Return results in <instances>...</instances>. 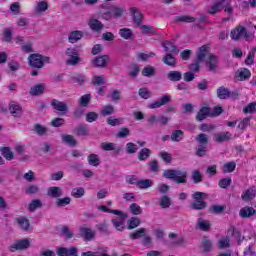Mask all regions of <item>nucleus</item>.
Returning <instances> with one entry per match:
<instances>
[{
    "label": "nucleus",
    "mask_w": 256,
    "mask_h": 256,
    "mask_svg": "<svg viewBox=\"0 0 256 256\" xmlns=\"http://www.w3.org/2000/svg\"><path fill=\"white\" fill-rule=\"evenodd\" d=\"M171 101V95L165 94L160 97L157 101L153 102L149 105V109H159V107H163V105H168Z\"/></svg>",
    "instance_id": "f8f14e48"
},
{
    "label": "nucleus",
    "mask_w": 256,
    "mask_h": 256,
    "mask_svg": "<svg viewBox=\"0 0 256 256\" xmlns=\"http://www.w3.org/2000/svg\"><path fill=\"white\" fill-rule=\"evenodd\" d=\"M127 228L129 229V231L133 230V229H137V227H139V225H141V219H139L138 217H132L127 221Z\"/></svg>",
    "instance_id": "ea45409f"
},
{
    "label": "nucleus",
    "mask_w": 256,
    "mask_h": 256,
    "mask_svg": "<svg viewBox=\"0 0 256 256\" xmlns=\"http://www.w3.org/2000/svg\"><path fill=\"white\" fill-rule=\"evenodd\" d=\"M195 21H197V18L189 15H181L175 17L176 23H195Z\"/></svg>",
    "instance_id": "473e14b6"
},
{
    "label": "nucleus",
    "mask_w": 256,
    "mask_h": 256,
    "mask_svg": "<svg viewBox=\"0 0 256 256\" xmlns=\"http://www.w3.org/2000/svg\"><path fill=\"white\" fill-rule=\"evenodd\" d=\"M254 197H256L255 186H252V187L248 188L241 195V199H242V201H245V203H247L249 201H253Z\"/></svg>",
    "instance_id": "2eb2a0df"
},
{
    "label": "nucleus",
    "mask_w": 256,
    "mask_h": 256,
    "mask_svg": "<svg viewBox=\"0 0 256 256\" xmlns=\"http://www.w3.org/2000/svg\"><path fill=\"white\" fill-rule=\"evenodd\" d=\"M147 234V229L146 228H139L135 232H132L129 234V237L135 241V239H141V237H144V235Z\"/></svg>",
    "instance_id": "58836bf2"
},
{
    "label": "nucleus",
    "mask_w": 256,
    "mask_h": 256,
    "mask_svg": "<svg viewBox=\"0 0 256 256\" xmlns=\"http://www.w3.org/2000/svg\"><path fill=\"white\" fill-rule=\"evenodd\" d=\"M217 97L218 99H229L231 97V91H229V88L221 86L217 89Z\"/></svg>",
    "instance_id": "72a5a7b5"
},
{
    "label": "nucleus",
    "mask_w": 256,
    "mask_h": 256,
    "mask_svg": "<svg viewBox=\"0 0 256 256\" xmlns=\"http://www.w3.org/2000/svg\"><path fill=\"white\" fill-rule=\"evenodd\" d=\"M230 37L232 41H241V39H245V41H253V39H255V34L247 30L244 26L239 25L231 30Z\"/></svg>",
    "instance_id": "f03ea898"
},
{
    "label": "nucleus",
    "mask_w": 256,
    "mask_h": 256,
    "mask_svg": "<svg viewBox=\"0 0 256 256\" xmlns=\"http://www.w3.org/2000/svg\"><path fill=\"white\" fill-rule=\"evenodd\" d=\"M223 211H225V206L219 205V204L212 205L209 208V212L214 213V215H219V214L223 213Z\"/></svg>",
    "instance_id": "4d7b16f0"
},
{
    "label": "nucleus",
    "mask_w": 256,
    "mask_h": 256,
    "mask_svg": "<svg viewBox=\"0 0 256 256\" xmlns=\"http://www.w3.org/2000/svg\"><path fill=\"white\" fill-rule=\"evenodd\" d=\"M137 151H139V147L137 146V144H135L133 142H128L126 144V153L128 155H135V153H137Z\"/></svg>",
    "instance_id": "49530a36"
},
{
    "label": "nucleus",
    "mask_w": 256,
    "mask_h": 256,
    "mask_svg": "<svg viewBox=\"0 0 256 256\" xmlns=\"http://www.w3.org/2000/svg\"><path fill=\"white\" fill-rule=\"evenodd\" d=\"M143 77H155V68L153 66H146L142 70Z\"/></svg>",
    "instance_id": "13d9d810"
},
{
    "label": "nucleus",
    "mask_w": 256,
    "mask_h": 256,
    "mask_svg": "<svg viewBox=\"0 0 256 256\" xmlns=\"http://www.w3.org/2000/svg\"><path fill=\"white\" fill-rule=\"evenodd\" d=\"M76 135L78 137H87L89 135V128L87 127V124H80L76 129Z\"/></svg>",
    "instance_id": "4c0bfd02"
},
{
    "label": "nucleus",
    "mask_w": 256,
    "mask_h": 256,
    "mask_svg": "<svg viewBox=\"0 0 256 256\" xmlns=\"http://www.w3.org/2000/svg\"><path fill=\"white\" fill-rule=\"evenodd\" d=\"M91 103V94H85L80 97L79 99V105L80 107H87Z\"/></svg>",
    "instance_id": "052dcab7"
},
{
    "label": "nucleus",
    "mask_w": 256,
    "mask_h": 256,
    "mask_svg": "<svg viewBox=\"0 0 256 256\" xmlns=\"http://www.w3.org/2000/svg\"><path fill=\"white\" fill-rule=\"evenodd\" d=\"M159 206L161 209H169L171 207V197L163 195L159 200Z\"/></svg>",
    "instance_id": "a19ab883"
},
{
    "label": "nucleus",
    "mask_w": 256,
    "mask_h": 256,
    "mask_svg": "<svg viewBox=\"0 0 256 256\" xmlns=\"http://www.w3.org/2000/svg\"><path fill=\"white\" fill-rule=\"evenodd\" d=\"M50 105L55 111H58V113H61L62 115H67L69 112V106L63 101L53 99Z\"/></svg>",
    "instance_id": "0eeeda50"
},
{
    "label": "nucleus",
    "mask_w": 256,
    "mask_h": 256,
    "mask_svg": "<svg viewBox=\"0 0 256 256\" xmlns=\"http://www.w3.org/2000/svg\"><path fill=\"white\" fill-rule=\"evenodd\" d=\"M41 207H43V203L39 199L32 200L28 205V209L31 213L37 211V209H41Z\"/></svg>",
    "instance_id": "37998d69"
},
{
    "label": "nucleus",
    "mask_w": 256,
    "mask_h": 256,
    "mask_svg": "<svg viewBox=\"0 0 256 256\" xmlns=\"http://www.w3.org/2000/svg\"><path fill=\"white\" fill-rule=\"evenodd\" d=\"M132 17L134 19V23L139 27L143 21V14L137 8H131Z\"/></svg>",
    "instance_id": "cd10ccee"
},
{
    "label": "nucleus",
    "mask_w": 256,
    "mask_h": 256,
    "mask_svg": "<svg viewBox=\"0 0 256 256\" xmlns=\"http://www.w3.org/2000/svg\"><path fill=\"white\" fill-rule=\"evenodd\" d=\"M209 115H211V108L202 107L196 115V121H205Z\"/></svg>",
    "instance_id": "b1692460"
},
{
    "label": "nucleus",
    "mask_w": 256,
    "mask_h": 256,
    "mask_svg": "<svg viewBox=\"0 0 256 256\" xmlns=\"http://www.w3.org/2000/svg\"><path fill=\"white\" fill-rule=\"evenodd\" d=\"M92 83L93 85L100 86V85H105L107 81L105 80V76H93L92 78Z\"/></svg>",
    "instance_id": "338daca9"
},
{
    "label": "nucleus",
    "mask_w": 256,
    "mask_h": 256,
    "mask_svg": "<svg viewBox=\"0 0 256 256\" xmlns=\"http://www.w3.org/2000/svg\"><path fill=\"white\" fill-rule=\"evenodd\" d=\"M31 247V241L29 239L15 240L13 244L8 247L10 253H15V251H25Z\"/></svg>",
    "instance_id": "423d86ee"
},
{
    "label": "nucleus",
    "mask_w": 256,
    "mask_h": 256,
    "mask_svg": "<svg viewBox=\"0 0 256 256\" xmlns=\"http://www.w3.org/2000/svg\"><path fill=\"white\" fill-rule=\"evenodd\" d=\"M191 179L193 183H202L203 182V174H201V171L199 170H194L192 171Z\"/></svg>",
    "instance_id": "09e8293b"
},
{
    "label": "nucleus",
    "mask_w": 256,
    "mask_h": 256,
    "mask_svg": "<svg viewBox=\"0 0 256 256\" xmlns=\"http://www.w3.org/2000/svg\"><path fill=\"white\" fill-rule=\"evenodd\" d=\"M130 212L132 215H141V213H143V208H141L137 203H132L130 205Z\"/></svg>",
    "instance_id": "69168bd1"
},
{
    "label": "nucleus",
    "mask_w": 256,
    "mask_h": 256,
    "mask_svg": "<svg viewBox=\"0 0 256 256\" xmlns=\"http://www.w3.org/2000/svg\"><path fill=\"white\" fill-rule=\"evenodd\" d=\"M33 131L36 132L37 135H40V137H43V135H47L49 129L41 124H35Z\"/></svg>",
    "instance_id": "a18cd8bd"
},
{
    "label": "nucleus",
    "mask_w": 256,
    "mask_h": 256,
    "mask_svg": "<svg viewBox=\"0 0 256 256\" xmlns=\"http://www.w3.org/2000/svg\"><path fill=\"white\" fill-rule=\"evenodd\" d=\"M87 161L92 167H99L101 165V159H99V155L97 154H89Z\"/></svg>",
    "instance_id": "e433bc0d"
},
{
    "label": "nucleus",
    "mask_w": 256,
    "mask_h": 256,
    "mask_svg": "<svg viewBox=\"0 0 256 256\" xmlns=\"http://www.w3.org/2000/svg\"><path fill=\"white\" fill-rule=\"evenodd\" d=\"M91 65L92 67H100V68L107 67V65H109V55L94 57L91 60Z\"/></svg>",
    "instance_id": "9b49d317"
},
{
    "label": "nucleus",
    "mask_w": 256,
    "mask_h": 256,
    "mask_svg": "<svg viewBox=\"0 0 256 256\" xmlns=\"http://www.w3.org/2000/svg\"><path fill=\"white\" fill-rule=\"evenodd\" d=\"M96 229H98L100 233H103V235H109L111 233L109 232V225H107L105 222L97 224Z\"/></svg>",
    "instance_id": "e2e57ef3"
},
{
    "label": "nucleus",
    "mask_w": 256,
    "mask_h": 256,
    "mask_svg": "<svg viewBox=\"0 0 256 256\" xmlns=\"http://www.w3.org/2000/svg\"><path fill=\"white\" fill-rule=\"evenodd\" d=\"M207 197V194L204 192H195L192 195L194 202L190 205L191 209L195 211H203V209L207 208V202L203 201Z\"/></svg>",
    "instance_id": "39448f33"
},
{
    "label": "nucleus",
    "mask_w": 256,
    "mask_h": 256,
    "mask_svg": "<svg viewBox=\"0 0 256 256\" xmlns=\"http://www.w3.org/2000/svg\"><path fill=\"white\" fill-rule=\"evenodd\" d=\"M195 140L201 147H207L209 145V136L205 133H200L195 137Z\"/></svg>",
    "instance_id": "7c9ffc66"
},
{
    "label": "nucleus",
    "mask_w": 256,
    "mask_h": 256,
    "mask_svg": "<svg viewBox=\"0 0 256 256\" xmlns=\"http://www.w3.org/2000/svg\"><path fill=\"white\" fill-rule=\"evenodd\" d=\"M88 25L90 29L92 31H95L96 33H99V31H102V29H104L105 27V25L101 21L95 18L90 19Z\"/></svg>",
    "instance_id": "a211bd4d"
},
{
    "label": "nucleus",
    "mask_w": 256,
    "mask_h": 256,
    "mask_svg": "<svg viewBox=\"0 0 256 256\" xmlns=\"http://www.w3.org/2000/svg\"><path fill=\"white\" fill-rule=\"evenodd\" d=\"M72 197H75V199H81L83 195H85V188L83 187H78L74 188L71 193Z\"/></svg>",
    "instance_id": "bf43d9fd"
},
{
    "label": "nucleus",
    "mask_w": 256,
    "mask_h": 256,
    "mask_svg": "<svg viewBox=\"0 0 256 256\" xmlns=\"http://www.w3.org/2000/svg\"><path fill=\"white\" fill-rule=\"evenodd\" d=\"M255 214H256L255 208L250 206L243 207L239 212V215L240 217H242V219H249V217H253V215Z\"/></svg>",
    "instance_id": "aec40b11"
},
{
    "label": "nucleus",
    "mask_w": 256,
    "mask_h": 256,
    "mask_svg": "<svg viewBox=\"0 0 256 256\" xmlns=\"http://www.w3.org/2000/svg\"><path fill=\"white\" fill-rule=\"evenodd\" d=\"M162 63H164V65H167L168 67H177V58H175L172 53H167L162 58Z\"/></svg>",
    "instance_id": "6ab92c4d"
},
{
    "label": "nucleus",
    "mask_w": 256,
    "mask_h": 256,
    "mask_svg": "<svg viewBox=\"0 0 256 256\" xmlns=\"http://www.w3.org/2000/svg\"><path fill=\"white\" fill-rule=\"evenodd\" d=\"M9 111L13 117H21V115H23V107L16 102L9 104Z\"/></svg>",
    "instance_id": "dca6fc26"
},
{
    "label": "nucleus",
    "mask_w": 256,
    "mask_h": 256,
    "mask_svg": "<svg viewBox=\"0 0 256 256\" xmlns=\"http://www.w3.org/2000/svg\"><path fill=\"white\" fill-rule=\"evenodd\" d=\"M225 5H227V0H218L217 2H215L214 5L211 6L208 13L210 15H215V13H221V11H223V9L225 8Z\"/></svg>",
    "instance_id": "4468645a"
},
{
    "label": "nucleus",
    "mask_w": 256,
    "mask_h": 256,
    "mask_svg": "<svg viewBox=\"0 0 256 256\" xmlns=\"http://www.w3.org/2000/svg\"><path fill=\"white\" fill-rule=\"evenodd\" d=\"M237 167V163L235 162H227L223 165V173H233Z\"/></svg>",
    "instance_id": "603ef678"
},
{
    "label": "nucleus",
    "mask_w": 256,
    "mask_h": 256,
    "mask_svg": "<svg viewBox=\"0 0 256 256\" xmlns=\"http://www.w3.org/2000/svg\"><path fill=\"white\" fill-rule=\"evenodd\" d=\"M206 69L208 71H211L212 73H215L217 71V65H219V58L215 54H210L206 58Z\"/></svg>",
    "instance_id": "1a4fd4ad"
},
{
    "label": "nucleus",
    "mask_w": 256,
    "mask_h": 256,
    "mask_svg": "<svg viewBox=\"0 0 256 256\" xmlns=\"http://www.w3.org/2000/svg\"><path fill=\"white\" fill-rule=\"evenodd\" d=\"M81 39H83V31L74 30L68 35V41L72 44L77 43V41H81Z\"/></svg>",
    "instance_id": "5701e85b"
},
{
    "label": "nucleus",
    "mask_w": 256,
    "mask_h": 256,
    "mask_svg": "<svg viewBox=\"0 0 256 256\" xmlns=\"http://www.w3.org/2000/svg\"><path fill=\"white\" fill-rule=\"evenodd\" d=\"M163 177L165 179H171V181H174L178 185L187 183V171L166 169L163 171Z\"/></svg>",
    "instance_id": "7ed1b4c3"
},
{
    "label": "nucleus",
    "mask_w": 256,
    "mask_h": 256,
    "mask_svg": "<svg viewBox=\"0 0 256 256\" xmlns=\"http://www.w3.org/2000/svg\"><path fill=\"white\" fill-rule=\"evenodd\" d=\"M107 123L108 125H111V127H117V125L123 124V118H115L111 116L107 119Z\"/></svg>",
    "instance_id": "680f3d73"
},
{
    "label": "nucleus",
    "mask_w": 256,
    "mask_h": 256,
    "mask_svg": "<svg viewBox=\"0 0 256 256\" xmlns=\"http://www.w3.org/2000/svg\"><path fill=\"white\" fill-rule=\"evenodd\" d=\"M63 195V190L61 187L53 186L48 189V197H52V199H59Z\"/></svg>",
    "instance_id": "bb28decb"
},
{
    "label": "nucleus",
    "mask_w": 256,
    "mask_h": 256,
    "mask_svg": "<svg viewBox=\"0 0 256 256\" xmlns=\"http://www.w3.org/2000/svg\"><path fill=\"white\" fill-rule=\"evenodd\" d=\"M232 182L233 180L231 179V177H226V178L220 179L218 185L221 189H227V187H229Z\"/></svg>",
    "instance_id": "0e129e2a"
},
{
    "label": "nucleus",
    "mask_w": 256,
    "mask_h": 256,
    "mask_svg": "<svg viewBox=\"0 0 256 256\" xmlns=\"http://www.w3.org/2000/svg\"><path fill=\"white\" fill-rule=\"evenodd\" d=\"M140 29L142 31V35H155L156 33V30L153 28V26L141 25Z\"/></svg>",
    "instance_id": "6e6d98bb"
},
{
    "label": "nucleus",
    "mask_w": 256,
    "mask_h": 256,
    "mask_svg": "<svg viewBox=\"0 0 256 256\" xmlns=\"http://www.w3.org/2000/svg\"><path fill=\"white\" fill-rule=\"evenodd\" d=\"M56 254L58 256H79V251L75 246H72L70 248L60 247L56 249Z\"/></svg>",
    "instance_id": "9d476101"
},
{
    "label": "nucleus",
    "mask_w": 256,
    "mask_h": 256,
    "mask_svg": "<svg viewBox=\"0 0 256 256\" xmlns=\"http://www.w3.org/2000/svg\"><path fill=\"white\" fill-rule=\"evenodd\" d=\"M210 50L209 46L203 45L196 51V60L188 66L191 73H199L201 70V63L205 61Z\"/></svg>",
    "instance_id": "f257e3e1"
},
{
    "label": "nucleus",
    "mask_w": 256,
    "mask_h": 256,
    "mask_svg": "<svg viewBox=\"0 0 256 256\" xmlns=\"http://www.w3.org/2000/svg\"><path fill=\"white\" fill-rule=\"evenodd\" d=\"M231 137H233V134L230 132H218L214 135V141L224 143L225 141H231Z\"/></svg>",
    "instance_id": "f3484780"
},
{
    "label": "nucleus",
    "mask_w": 256,
    "mask_h": 256,
    "mask_svg": "<svg viewBox=\"0 0 256 256\" xmlns=\"http://www.w3.org/2000/svg\"><path fill=\"white\" fill-rule=\"evenodd\" d=\"M151 149L149 148H142L138 152V161H147L151 157Z\"/></svg>",
    "instance_id": "c9c22d12"
},
{
    "label": "nucleus",
    "mask_w": 256,
    "mask_h": 256,
    "mask_svg": "<svg viewBox=\"0 0 256 256\" xmlns=\"http://www.w3.org/2000/svg\"><path fill=\"white\" fill-rule=\"evenodd\" d=\"M79 236L83 241H93V239H95V231L91 228L81 226L79 228Z\"/></svg>",
    "instance_id": "6e6552de"
},
{
    "label": "nucleus",
    "mask_w": 256,
    "mask_h": 256,
    "mask_svg": "<svg viewBox=\"0 0 256 256\" xmlns=\"http://www.w3.org/2000/svg\"><path fill=\"white\" fill-rule=\"evenodd\" d=\"M236 77H238L239 81H247V79L251 78V71L247 68H241L236 72Z\"/></svg>",
    "instance_id": "a878e982"
},
{
    "label": "nucleus",
    "mask_w": 256,
    "mask_h": 256,
    "mask_svg": "<svg viewBox=\"0 0 256 256\" xmlns=\"http://www.w3.org/2000/svg\"><path fill=\"white\" fill-rule=\"evenodd\" d=\"M196 228L200 231H209L211 229V222L203 218H198Z\"/></svg>",
    "instance_id": "393cba45"
},
{
    "label": "nucleus",
    "mask_w": 256,
    "mask_h": 256,
    "mask_svg": "<svg viewBox=\"0 0 256 256\" xmlns=\"http://www.w3.org/2000/svg\"><path fill=\"white\" fill-rule=\"evenodd\" d=\"M49 9V3L47 1H40L36 6V13H45Z\"/></svg>",
    "instance_id": "5fc2aeb1"
},
{
    "label": "nucleus",
    "mask_w": 256,
    "mask_h": 256,
    "mask_svg": "<svg viewBox=\"0 0 256 256\" xmlns=\"http://www.w3.org/2000/svg\"><path fill=\"white\" fill-rule=\"evenodd\" d=\"M16 223L22 231H29V229H31V223H29V219L25 217L16 218Z\"/></svg>",
    "instance_id": "412c9836"
},
{
    "label": "nucleus",
    "mask_w": 256,
    "mask_h": 256,
    "mask_svg": "<svg viewBox=\"0 0 256 256\" xmlns=\"http://www.w3.org/2000/svg\"><path fill=\"white\" fill-rule=\"evenodd\" d=\"M70 79L73 83H77L78 85H83L87 77L84 74H76L72 76Z\"/></svg>",
    "instance_id": "3c124183"
},
{
    "label": "nucleus",
    "mask_w": 256,
    "mask_h": 256,
    "mask_svg": "<svg viewBox=\"0 0 256 256\" xmlns=\"http://www.w3.org/2000/svg\"><path fill=\"white\" fill-rule=\"evenodd\" d=\"M45 93V84H36L30 88V95L32 97H39Z\"/></svg>",
    "instance_id": "4be33fe9"
},
{
    "label": "nucleus",
    "mask_w": 256,
    "mask_h": 256,
    "mask_svg": "<svg viewBox=\"0 0 256 256\" xmlns=\"http://www.w3.org/2000/svg\"><path fill=\"white\" fill-rule=\"evenodd\" d=\"M119 35L122 39L129 40L133 37V31L129 28H122L119 30Z\"/></svg>",
    "instance_id": "de8ad7c7"
},
{
    "label": "nucleus",
    "mask_w": 256,
    "mask_h": 256,
    "mask_svg": "<svg viewBox=\"0 0 256 256\" xmlns=\"http://www.w3.org/2000/svg\"><path fill=\"white\" fill-rule=\"evenodd\" d=\"M202 247H203L204 253H209V251L213 249V242L209 240V238L204 237L202 242Z\"/></svg>",
    "instance_id": "8fccbe9b"
},
{
    "label": "nucleus",
    "mask_w": 256,
    "mask_h": 256,
    "mask_svg": "<svg viewBox=\"0 0 256 256\" xmlns=\"http://www.w3.org/2000/svg\"><path fill=\"white\" fill-rule=\"evenodd\" d=\"M256 112V102L248 104L244 109L243 113H255Z\"/></svg>",
    "instance_id": "774afa93"
},
{
    "label": "nucleus",
    "mask_w": 256,
    "mask_h": 256,
    "mask_svg": "<svg viewBox=\"0 0 256 256\" xmlns=\"http://www.w3.org/2000/svg\"><path fill=\"white\" fill-rule=\"evenodd\" d=\"M150 187H153V180L142 179L138 181V189H150Z\"/></svg>",
    "instance_id": "c03bdc74"
},
{
    "label": "nucleus",
    "mask_w": 256,
    "mask_h": 256,
    "mask_svg": "<svg viewBox=\"0 0 256 256\" xmlns=\"http://www.w3.org/2000/svg\"><path fill=\"white\" fill-rule=\"evenodd\" d=\"M0 153L7 161H13V159H15V154L9 147H1Z\"/></svg>",
    "instance_id": "2f4dec72"
},
{
    "label": "nucleus",
    "mask_w": 256,
    "mask_h": 256,
    "mask_svg": "<svg viewBox=\"0 0 256 256\" xmlns=\"http://www.w3.org/2000/svg\"><path fill=\"white\" fill-rule=\"evenodd\" d=\"M162 47L167 53H171L172 55H179V47L175 45V40H168L162 43Z\"/></svg>",
    "instance_id": "ddd939ff"
},
{
    "label": "nucleus",
    "mask_w": 256,
    "mask_h": 256,
    "mask_svg": "<svg viewBox=\"0 0 256 256\" xmlns=\"http://www.w3.org/2000/svg\"><path fill=\"white\" fill-rule=\"evenodd\" d=\"M62 142L66 143V145H70V147H77V141L75 139V136L71 134L62 135Z\"/></svg>",
    "instance_id": "f704fd0d"
},
{
    "label": "nucleus",
    "mask_w": 256,
    "mask_h": 256,
    "mask_svg": "<svg viewBox=\"0 0 256 256\" xmlns=\"http://www.w3.org/2000/svg\"><path fill=\"white\" fill-rule=\"evenodd\" d=\"M110 12L114 19H119V17H123V14L125 13V9H123L122 7L113 6L110 9Z\"/></svg>",
    "instance_id": "79ce46f5"
},
{
    "label": "nucleus",
    "mask_w": 256,
    "mask_h": 256,
    "mask_svg": "<svg viewBox=\"0 0 256 256\" xmlns=\"http://www.w3.org/2000/svg\"><path fill=\"white\" fill-rule=\"evenodd\" d=\"M167 79L169 81L177 83L178 81H181V79H183V73H181L180 71L172 70L167 74Z\"/></svg>",
    "instance_id": "c85d7f7f"
},
{
    "label": "nucleus",
    "mask_w": 256,
    "mask_h": 256,
    "mask_svg": "<svg viewBox=\"0 0 256 256\" xmlns=\"http://www.w3.org/2000/svg\"><path fill=\"white\" fill-rule=\"evenodd\" d=\"M184 137H185V132H183V130H174L172 131L170 139L174 143H179L180 141H183Z\"/></svg>",
    "instance_id": "c756f323"
},
{
    "label": "nucleus",
    "mask_w": 256,
    "mask_h": 256,
    "mask_svg": "<svg viewBox=\"0 0 256 256\" xmlns=\"http://www.w3.org/2000/svg\"><path fill=\"white\" fill-rule=\"evenodd\" d=\"M28 63L33 69H43L45 63H51V58L49 56L34 53L29 55Z\"/></svg>",
    "instance_id": "20e7f679"
},
{
    "label": "nucleus",
    "mask_w": 256,
    "mask_h": 256,
    "mask_svg": "<svg viewBox=\"0 0 256 256\" xmlns=\"http://www.w3.org/2000/svg\"><path fill=\"white\" fill-rule=\"evenodd\" d=\"M129 135H131V130H129L127 127H122L116 134V137L118 139H125L126 137H129Z\"/></svg>",
    "instance_id": "864d4df0"
}]
</instances>
